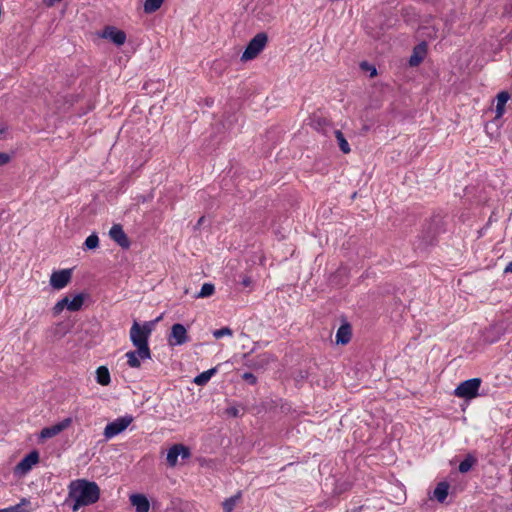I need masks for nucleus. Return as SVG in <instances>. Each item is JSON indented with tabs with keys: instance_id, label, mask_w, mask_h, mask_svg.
I'll return each instance as SVG.
<instances>
[{
	"instance_id": "obj_1",
	"label": "nucleus",
	"mask_w": 512,
	"mask_h": 512,
	"mask_svg": "<svg viewBox=\"0 0 512 512\" xmlns=\"http://www.w3.org/2000/svg\"><path fill=\"white\" fill-rule=\"evenodd\" d=\"M100 498V488L96 482L86 479L73 480L68 485V497L65 504L73 501L72 511L76 512L83 506L96 503Z\"/></svg>"
},
{
	"instance_id": "obj_2",
	"label": "nucleus",
	"mask_w": 512,
	"mask_h": 512,
	"mask_svg": "<svg viewBox=\"0 0 512 512\" xmlns=\"http://www.w3.org/2000/svg\"><path fill=\"white\" fill-rule=\"evenodd\" d=\"M153 322H145L143 325L134 321L130 329V340L138 348L139 356L142 360L151 358V351L148 340L152 332Z\"/></svg>"
},
{
	"instance_id": "obj_3",
	"label": "nucleus",
	"mask_w": 512,
	"mask_h": 512,
	"mask_svg": "<svg viewBox=\"0 0 512 512\" xmlns=\"http://www.w3.org/2000/svg\"><path fill=\"white\" fill-rule=\"evenodd\" d=\"M268 43V35L265 32L257 33L248 43L246 49L242 53L241 60L249 61L256 58L266 47Z\"/></svg>"
},
{
	"instance_id": "obj_4",
	"label": "nucleus",
	"mask_w": 512,
	"mask_h": 512,
	"mask_svg": "<svg viewBox=\"0 0 512 512\" xmlns=\"http://www.w3.org/2000/svg\"><path fill=\"white\" fill-rule=\"evenodd\" d=\"M481 382L480 378L465 380L456 387L454 394L459 398L473 399L478 396Z\"/></svg>"
},
{
	"instance_id": "obj_5",
	"label": "nucleus",
	"mask_w": 512,
	"mask_h": 512,
	"mask_svg": "<svg viewBox=\"0 0 512 512\" xmlns=\"http://www.w3.org/2000/svg\"><path fill=\"white\" fill-rule=\"evenodd\" d=\"M132 422L133 417L131 415L117 418L113 422H110L106 425L103 434L106 439H111L114 436L122 433Z\"/></svg>"
},
{
	"instance_id": "obj_6",
	"label": "nucleus",
	"mask_w": 512,
	"mask_h": 512,
	"mask_svg": "<svg viewBox=\"0 0 512 512\" xmlns=\"http://www.w3.org/2000/svg\"><path fill=\"white\" fill-rule=\"evenodd\" d=\"M189 341L187 330L183 324L176 323L171 327V333L168 337L169 345L180 346Z\"/></svg>"
},
{
	"instance_id": "obj_7",
	"label": "nucleus",
	"mask_w": 512,
	"mask_h": 512,
	"mask_svg": "<svg viewBox=\"0 0 512 512\" xmlns=\"http://www.w3.org/2000/svg\"><path fill=\"white\" fill-rule=\"evenodd\" d=\"M190 455L191 453L188 447L182 444H175L168 450L166 457L167 463L170 467H175L179 456L185 459L189 458Z\"/></svg>"
},
{
	"instance_id": "obj_8",
	"label": "nucleus",
	"mask_w": 512,
	"mask_h": 512,
	"mask_svg": "<svg viewBox=\"0 0 512 512\" xmlns=\"http://www.w3.org/2000/svg\"><path fill=\"white\" fill-rule=\"evenodd\" d=\"M72 272L70 269H63L55 271L51 274L50 285L57 290H60L68 285L71 281Z\"/></svg>"
},
{
	"instance_id": "obj_9",
	"label": "nucleus",
	"mask_w": 512,
	"mask_h": 512,
	"mask_svg": "<svg viewBox=\"0 0 512 512\" xmlns=\"http://www.w3.org/2000/svg\"><path fill=\"white\" fill-rule=\"evenodd\" d=\"M71 423H72V419L70 417H68L52 426L45 427L40 432V438L41 439L52 438V437L58 435L59 433H61L62 431H64L65 429H67L71 425Z\"/></svg>"
},
{
	"instance_id": "obj_10",
	"label": "nucleus",
	"mask_w": 512,
	"mask_h": 512,
	"mask_svg": "<svg viewBox=\"0 0 512 512\" xmlns=\"http://www.w3.org/2000/svg\"><path fill=\"white\" fill-rule=\"evenodd\" d=\"M100 36L109 39L117 46L123 45L126 41V33L114 26H106Z\"/></svg>"
},
{
	"instance_id": "obj_11",
	"label": "nucleus",
	"mask_w": 512,
	"mask_h": 512,
	"mask_svg": "<svg viewBox=\"0 0 512 512\" xmlns=\"http://www.w3.org/2000/svg\"><path fill=\"white\" fill-rule=\"evenodd\" d=\"M110 238L116 242L121 248L128 249L130 241L120 224H114L109 231Z\"/></svg>"
},
{
	"instance_id": "obj_12",
	"label": "nucleus",
	"mask_w": 512,
	"mask_h": 512,
	"mask_svg": "<svg viewBox=\"0 0 512 512\" xmlns=\"http://www.w3.org/2000/svg\"><path fill=\"white\" fill-rule=\"evenodd\" d=\"M39 461V453L37 451H32L28 455H26L17 465L16 472H21L23 474L27 473L33 465H35Z\"/></svg>"
},
{
	"instance_id": "obj_13",
	"label": "nucleus",
	"mask_w": 512,
	"mask_h": 512,
	"mask_svg": "<svg viewBox=\"0 0 512 512\" xmlns=\"http://www.w3.org/2000/svg\"><path fill=\"white\" fill-rule=\"evenodd\" d=\"M129 499L136 512H149L150 503L144 494H132Z\"/></svg>"
},
{
	"instance_id": "obj_14",
	"label": "nucleus",
	"mask_w": 512,
	"mask_h": 512,
	"mask_svg": "<svg viewBox=\"0 0 512 512\" xmlns=\"http://www.w3.org/2000/svg\"><path fill=\"white\" fill-rule=\"evenodd\" d=\"M352 330L349 323L342 324L336 333V343L345 345L350 342Z\"/></svg>"
},
{
	"instance_id": "obj_15",
	"label": "nucleus",
	"mask_w": 512,
	"mask_h": 512,
	"mask_svg": "<svg viewBox=\"0 0 512 512\" xmlns=\"http://www.w3.org/2000/svg\"><path fill=\"white\" fill-rule=\"evenodd\" d=\"M426 54V44L424 42L417 45L409 59V65L411 67L418 66L424 59Z\"/></svg>"
},
{
	"instance_id": "obj_16",
	"label": "nucleus",
	"mask_w": 512,
	"mask_h": 512,
	"mask_svg": "<svg viewBox=\"0 0 512 512\" xmlns=\"http://www.w3.org/2000/svg\"><path fill=\"white\" fill-rule=\"evenodd\" d=\"M275 359L273 355L269 353H263L258 356H256L253 359L252 366L255 369H264L266 366H268L271 362H273Z\"/></svg>"
},
{
	"instance_id": "obj_17",
	"label": "nucleus",
	"mask_w": 512,
	"mask_h": 512,
	"mask_svg": "<svg viewBox=\"0 0 512 512\" xmlns=\"http://www.w3.org/2000/svg\"><path fill=\"white\" fill-rule=\"evenodd\" d=\"M509 99L510 95L507 91H502L497 95L496 118L503 116L505 112V105Z\"/></svg>"
},
{
	"instance_id": "obj_18",
	"label": "nucleus",
	"mask_w": 512,
	"mask_h": 512,
	"mask_svg": "<svg viewBox=\"0 0 512 512\" xmlns=\"http://www.w3.org/2000/svg\"><path fill=\"white\" fill-rule=\"evenodd\" d=\"M30 501L26 498L21 499V501L14 505L10 506L8 508L0 509V512H30Z\"/></svg>"
},
{
	"instance_id": "obj_19",
	"label": "nucleus",
	"mask_w": 512,
	"mask_h": 512,
	"mask_svg": "<svg viewBox=\"0 0 512 512\" xmlns=\"http://www.w3.org/2000/svg\"><path fill=\"white\" fill-rule=\"evenodd\" d=\"M96 380L102 386L109 385L111 378L107 367L100 366L96 370Z\"/></svg>"
},
{
	"instance_id": "obj_20",
	"label": "nucleus",
	"mask_w": 512,
	"mask_h": 512,
	"mask_svg": "<svg viewBox=\"0 0 512 512\" xmlns=\"http://www.w3.org/2000/svg\"><path fill=\"white\" fill-rule=\"evenodd\" d=\"M449 485L446 482H440L434 489V497L439 502H444L448 496Z\"/></svg>"
},
{
	"instance_id": "obj_21",
	"label": "nucleus",
	"mask_w": 512,
	"mask_h": 512,
	"mask_svg": "<svg viewBox=\"0 0 512 512\" xmlns=\"http://www.w3.org/2000/svg\"><path fill=\"white\" fill-rule=\"evenodd\" d=\"M215 373H216V368H211V369L204 371L201 374L197 375L194 378L193 382L199 386L205 385Z\"/></svg>"
},
{
	"instance_id": "obj_22",
	"label": "nucleus",
	"mask_w": 512,
	"mask_h": 512,
	"mask_svg": "<svg viewBox=\"0 0 512 512\" xmlns=\"http://www.w3.org/2000/svg\"><path fill=\"white\" fill-rule=\"evenodd\" d=\"M477 460L476 458L471 455V454H468L463 461L460 462L459 464V471L461 473H467L468 471H470L472 469V467L476 464Z\"/></svg>"
},
{
	"instance_id": "obj_23",
	"label": "nucleus",
	"mask_w": 512,
	"mask_h": 512,
	"mask_svg": "<svg viewBox=\"0 0 512 512\" xmlns=\"http://www.w3.org/2000/svg\"><path fill=\"white\" fill-rule=\"evenodd\" d=\"M334 133H335V137L338 142V146H339L340 150L344 154L350 153V151H351L350 146H349L347 140L345 139L343 133L340 130H336Z\"/></svg>"
},
{
	"instance_id": "obj_24",
	"label": "nucleus",
	"mask_w": 512,
	"mask_h": 512,
	"mask_svg": "<svg viewBox=\"0 0 512 512\" xmlns=\"http://www.w3.org/2000/svg\"><path fill=\"white\" fill-rule=\"evenodd\" d=\"M85 296L80 293L74 296L73 299H70L69 302V311L76 312L79 311L84 303Z\"/></svg>"
},
{
	"instance_id": "obj_25",
	"label": "nucleus",
	"mask_w": 512,
	"mask_h": 512,
	"mask_svg": "<svg viewBox=\"0 0 512 512\" xmlns=\"http://www.w3.org/2000/svg\"><path fill=\"white\" fill-rule=\"evenodd\" d=\"M126 358H127V364L131 367V368H139L141 363H140V356H139V353H138V349L136 351H129L126 353Z\"/></svg>"
},
{
	"instance_id": "obj_26",
	"label": "nucleus",
	"mask_w": 512,
	"mask_h": 512,
	"mask_svg": "<svg viewBox=\"0 0 512 512\" xmlns=\"http://www.w3.org/2000/svg\"><path fill=\"white\" fill-rule=\"evenodd\" d=\"M240 498H241V492H238L236 495L226 499L222 503L223 510L225 512H232Z\"/></svg>"
},
{
	"instance_id": "obj_27",
	"label": "nucleus",
	"mask_w": 512,
	"mask_h": 512,
	"mask_svg": "<svg viewBox=\"0 0 512 512\" xmlns=\"http://www.w3.org/2000/svg\"><path fill=\"white\" fill-rule=\"evenodd\" d=\"M163 2L164 0H146L144 2V12L150 14L157 11Z\"/></svg>"
},
{
	"instance_id": "obj_28",
	"label": "nucleus",
	"mask_w": 512,
	"mask_h": 512,
	"mask_svg": "<svg viewBox=\"0 0 512 512\" xmlns=\"http://www.w3.org/2000/svg\"><path fill=\"white\" fill-rule=\"evenodd\" d=\"M215 291V287L211 283H204L201 287V290L197 294V298H205L211 296Z\"/></svg>"
},
{
	"instance_id": "obj_29",
	"label": "nucleus",
	"mask_w": 512,
	"mask_h": 512,
	"mask_svg": "<svg viewBox=\"0 0 512 512\" xmlns=\"http://www.w3.org/2000/svg\"><path fill=\"white\" fill-rule=\"evenodd\" d=\"M85 248L88 250H92L98 247L99 245V238L96 233H92L89 235L85 240Z\"/></svg>"
},
{
	"instance_id": "obj_30",
	"label": "nucleus",
	"mask_w": 512,
	"mask_h": 512,
	"mask_svg": "<svg viewBox=\"0 0 512 512\" xmlns=\"http://www.w3.org/2000/svg\"><path fill=\"white\" fill-rule=\"evenodd\" d=\"M233 334V331L229 327H223L221 329H217L213 332V336L216 339H219L223 336H231Z\"/></svg>"
},
{
	"instance_id": "obj_31",
	"label": "nucleus",
	"mask_w": 512,
	"mask_h": 512,
	"mask_svg": "<svg viewBox=\"0 0 512 512\" xmlns=\"http://www.w3.org/2000/svg\"><path fill=\"white\" fill-rule=\"evenodd\" d=\"M53 333L55 336H57L58 338H61L63 337L66 333H67V329H65V327L63 326L62 323H58L54 329H53Z\"/></svg>"
},
{
	"instance_id": "obj_32",
	"label": "nucleus",
	"mask_w": 512,
	"mask_h": 512,
	"mask_svg": "<svg viewBox=\"0 0 512 512\" xmlns=\"http://www.w3.org/2000/svg\"><path fill=\"white\" fill-rule=\"evenodd\" d=\"M242 377L244 380H246L250 384H256V382H257V378L255 377V375L250 372L244 373Z\"/></svg>"
},
{
	"instance_id": "obj_33",
	"label": "nucleus",
	"mask_w": 512,
	"mask_h": 512,
	"mask_svg": "<svg viewBox=\"0 0 512 512\" xmlns=\"http://www.w3.org/2000/svg\"><path fill=\"white\" fill-rule=\"evenodd\" d=\"M361 68H362L363 70H368V71H370V75H371V76H375V75L377 74L376 68H375V67H373V66H370L367 62H363V63L361 64Z\"/></svg>"
},
{
	"instance_id": "obj_34",
	"label": "nucleus",
	"mask_w": 512,
	"mask_h": 512,
	"mask_svg": "<svg viewBox=\"0 0 512 512\" xmlns=\"http://www.w3.org/2000/svg\"><path fill=\"white\" fill-rule=\"evenodd\" d=\"M64 306L63 304L61 303V301L59 300L55 305L54 307L52 308V311H53V314L55 316L59 315L63 310H64Z\"/></svg>"
},
{
	"instance_id": "obj_35",
	"label": "nucleus",
	"mask_w": 512,
	"mask_h": 512,
	"mask_svg": "<svg viewBox=\"0 0 512 512\" xmlns=\"http://www.w3.org/2000/svg\"><path fill=\"white\" fill-rule=\"evenodd\" d=\"M10 160H11V157L9 154L0 152V166L7 164Z\"/></svg>"
},
{
	"instance_id": "obj_36",
	"label": "nucleus",
	"mask_w": 512,
	"mask_h": 512,
	"mask_svg": "<svg viewBox=\"0 0 512 512\" xmlns=\"http://www.w3.org/2000/svg\"><path fill=\"white\" fill-rule=\"evenodd\" d=\"M241 284L244 286V287H250L252 285V279L251 277L245 275L242 277V281H241Z\"/></svg>"
},
{
	"instance_id": "obj_37",
	"label": "nucleus",
	"mask_w": 512,
	"mask_h": 512,
	"mask_svg": "<svg viewBox=\"0 0 512 512\" xmlns=\"http://www.w3.org/2000/svg\"><path fill=\"white\" fill-rule=\"evenodd\" d=\"M226 413L232 417H237L238 416V409L236 407H229L227 410H226Z\"/></svg>"
},
{
	"instance_id": "obj_38",
	"label": "nucleus",
	"mask_w": 512,
	"mask_h": 512,
	"mask_svg": "<svg viewBox=\"0 0 512 512\" xmlns=\"http://www.w3.org/2000/svg\"><path fill=\"white\" fill-rule=\"evenodd\" d=\"M60 301H61V303L63 304V306L69 310V302H70V298H69L68 296H65V297H64V298H62Z\"/></svg>"
},
{
	"instance_id": "obj_39",
	"label": "nucleus",
	"mask_w": 512,
	"mask_h": 512,
	"mask_svg": "<svg viewBox=\"0 0 512 512\" xmlns=\"http://www.w3.org/2000/svg\"><path fill=\"white\" fill-rule=\"evenodd\" d=\"M505 273H512V261L507 264V266L504 269Z\"/></svg>"
},
{
	"instance_id": "obj_40",
	"label": "nucleus",
	"mask_w": 512,
	"mask_h": 512,
	"mask_svg": "<svg viewBox=\"0 0 512 512\" xmlns=\"http://www.w3.org/2000/svg\"><path fill=\"white\" fill-rule=\"evenodd\" d=\"M433 239H434V235H432V236H428V237L425 239V244H432Z\"/></svg>"
},
{
	"instance_id": "obj_41",
	"label": "nucleus",
	"mask_w": 512,
	"mask_h": 512,
	"mask_svg": "<svg viewBox=\"0 0 512 512\" xmlns=\"http://www.w3.org/2000/svg\"><path fill=\"white\" fill-rule=\"evenodd\" d=\"M61 0H46L48 6L53 5L55 2H60Z\"/></svg>"
},
{
	"instance_id": "obj_42",
	"label": "nucleus",
	"mask_w": 512,
	"mask_h": 512,
	"mask_svg": "<svg viewBox=\"0 0 512 512\" xmlns=\"http://www.w3.org/2000/svg\"><path fill=\"white\" fill-rule=\"evenodd\" d=\"M203 221H204V217H201V218L198 220L197 226L202 225Z\"/></svg>"
}]
</instances>
